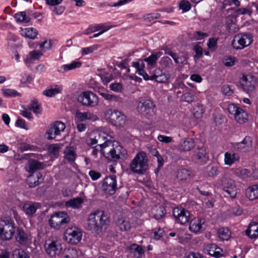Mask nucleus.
Listing matches in <instances>:
<instances>
[{
	"label": "nucleus",
	"instance_id": "nucleus-59",
	"mask_svg": "<svg viewBox=\"0 0 258 258\" xmlns=\"http://www.w3.org/2000/svg\"><path fill=\"white\" fill-rule=\"evenodd\" d=\"M165 215V209L163 207H159L156 210V213L154 215L155 219L159 220L162 218Z\"/></svg>",
	"mask_w": 258,
	"mask_h": 258
},
{
	"label": "nucleus",
	"instance_id": "nucleus-11",
	"mask_svg": "<svg viewBox=\"0 0 258 258\" xmlns=\"http://www.w3.org/2000/svg\"><path fill=\"white\" fill-rule=\"evenodd\" d=\"M228 110L229 113L233 116L234 119L238 123L242 124L247 120L248 115L247 113L235 104H230L228 107Z\"/></svg>",
	"mask_w": 258,
	"mask_h": 258
},
{
	"label": "nucleus",
	"instance_id": "nucleus-50",
	"mask_svg": "<svg viewBox=\"0 0 258 258\" xmlns=\"http://www.w3.org/2000/svg\"><path fill=\"white\" fill-rule=\"evenodd\" d=\"M222 62L226 67H232L235 64L237 59L233 56H225L223 58Z\"/></svg>",
	"mask_w": 258,
	"mask_h": 258
},
{
	"label": "nucleus",
	"instance_id": "nucleus-53",
	"mask_svg": "<svg viewBox=\"0 0 258 258\" xmlns=\"http://www.w3.org/2000/svg\"><path fill=\"white\" fill-rule=\"evenodd\" d=\"M53 129V125L51 124L46 131V134L47 135V138L48 140H52L55 138L57 136H58L57 132Z\"/></svg>",
	"mask_w": 258,
	"mask_h": 258
},
{
	"label": "nucleus",
	"instance_id": "nucleus-28",
	"mask_svg": "<svg viewBox=\"0 0 258 258\" xmlns=\"http://www.w3.org/2000/svg\"><path fill=\"white\" fill-rule=\"evenodd\" d=\"M111 28V26L107 23L99 24L95 26L91 25L88 28L87 30V32L85 34H88L90 33H93L98 31H99V32H103V33Z\"/></svg>",
	"mask_w": 258,
	"mask_h": 258
},
{
	"label": "nucleus",
	"instance_id": "nucleus-21",
	"mask_svg": "<svg viewBox=\"0 0 258 258\" xmlns=\"http://www.w3.org/2000/svg\"><path fill=\"white\" fill-rule=\"evenodd\" d=\"M116 224L121 231H128L131 228L136 227L137 225V224L131 223L128 218L125 217L118 218Z\"/></svg>",
	"mask_w": 258,
	"mask_h": 258
},
{
	"label": "nucleus",
	"instance_id": "nucleus-18",
	"mask_svg": "<svg viewBox=\"0 0 258 258\" xmlns=\"http://www.w3.org/2000/svg\"><path fill=\"white\" fill-rule=\"evenodd\" d=\"M61 247L59 242L55 241H52L48 244L46 247V251L50 257H56L61 252Z\"/></svg>",
	"mask_w": 258,
	"mask_h": 258
},
{
	"label": "nucleus",
	"instance_id": "nucleus-54",
	"mask_svg": "<svg viewBox=\"0 0 258 258\" xmlns=\"http://www.w3.org/2000/svg\"><path fill=\"white\" fill-rule=\"evenodd\" d=\"M53 129V125L51 124L46 131V134L47 135V138L48 140H52L55 138L57 136H58L57 132Z\"/></svg>",
	"mask_w": 258,
	"mask_h": 258
},
{
	"label": "nucleus",
	"instance_id": "nucleus-30",
	"mask_svg": "<svg viewBox=\"0 0 258 258\" xmlns=\"http://www.w3.org/2000/svg\"><path fill=\"white\" fill-rule=\"evenodd\" d=\"M63 153L65 160L70 163H72L74 162L77 155L75 150L73 147H67Z\"/></svg>",
	"mask_w": 258,
	"mask_h": 258
},
{
	"label": "nucleus",
	"instance_id": "nucleus-49",
	"mask_svg": "<svg viewBox=\"0 0 258 258\" xmlns=\"http://www.w3.org/2000/svg\"><path fill=\"white\" fill-rule=\"evenodd\" d=\"M160 64L163 67L170 69L172 67L173 63L170 58L168 56H164L161 58Z\"/></svg>",
	"mask_w": 258,
	"mask_h": 258
},
{
	"label": "nucleus",
	"instance_id": "nucleus-1",
	"mask_svg": "<svg viewBox=\"0 0 258 258\" xmlns=\"http://www.w3.org/2000/svg\"><path fill=\"white\" fill-rule=\"evenodd\" d=\"M109 223L107 214L104 211L97 209L88 215L86 228L92 233L99 234L103 228H107Z\"/></svg>",
	"mask_w": 258,
	"mask_h": 258
},
{
	"label": "nucleus",
	"instance_id": "nucleus-8",
	"mask_svg": "<svg viewBox=\"0 0 258 258\" xmlns=\"http://www.w3.org/2000/svg\"><path fill=\"white\" fill-rule=\"evenodd\" d=\"M78 101L82 105L94 107L98 104L97 96L91 91L83 92L78 98Z\"/></svg>",
	"mask_w": 258,
	"mask_h": 258
},
{
	"label": "nucleus",
	"instance_id": "nucleus-39",
	"mask_svg": "<svg viewBox=\"0 0 258 258\" xmlns=\"http://www.w3.org/2000/svg\"><path fill=\"white\" fill-rule=\"evenodd\" d=\"M190 176V172L186 169H179L176 173V178L180 181L187 180Z\"/></svg>",
	"mask_w": 258,
	"mask_h": 258
},
{
	"label": "nucleus",
	"instance_id": "nucleus-48",
	"mask_svg": "<svg viewBox=\"0 0 258 258\" xmlns=\"http://www.w3.org/2000/svg\"><path fill=\"white\" fill-rule=\"evenodd\" d=\"M12 254L13 258H29L26 251L21 248L14 250Z\"/></svg>",
	"mask_w": 258,
	"mask_h": 258
},
{
	"label": "nucleus",
	"instance_id": "nucleus-16",
	"mask_svg": "<svg viewBox=\"0 0 258 258\" xmlns=\"http://www.w3.org/2000/svg\"><path fill=\"white\" fill-rule=\"evenodd\" d=\"M127 155L126 150L117 142L114 143L113 148L111 151V155L109 160H117L120 159H124Z\"/></svg>",
	"mask_w": 258,
	"mask_h": 258
},
{
	"label": "nucleus",
	"instance_id": "nucleus-36",
	"mask_svg": "<svg viewBox=\"0 0 258 258\" xmlns=\"http://www.w3.org/2000/svg\"><path fill=\"white\" fill-rule=\"evenodd\" d=\"M14 18L17 23H28L31 21V18L27 16L26 12L25 11L15 14Z\"/></svg>",
	"mask_w": 258,
	"mask_h": 258
},
{
	"label": "nucleus",
	"instance_id": "nucleus-42",
	"mask_svg": "<svg viewBox=\"0 0 258 258\" xmlns=\"http://www.w3.org/2000/svg\"><path fill=\"white\" fill-rule=\"evenodd\" d=\"M218 234L220 239L227 240L230 237L231 232L227 228H221L219 229Z\"/></svg>",
	"mask_w": 258,
	"mask_h": 258
},
{
	"label": "nucleus",
	"instance_id": "nucleus-61",
	"mask_svg": "<svg viewBox=\"0 0 258 258\" xmlns=\"http://www.w3.org/2000/svg\"><path fill=\"white\" fill-rule=\"evenodd\" d=\"M110 90L116 92H120L122 90V85L119 83H112L109 86Z\"/></svg>",
	"mask_w": 258,
	"mask_h": 258
},
{
	"label": "nucleus",
	"instance_id": "nucleus-57",
	"mask_svg": "<svg viewBox=\"0 0 258 258\" xmlns=\"http://www.w3.org/2000/svg\"><path fill=\"white\" fill-rule=\"evenodd\" d=\"M179 8L183 12H186L191 9V5L189 2L183 0L179 4Z\"/></svg>",
	"mask_w": 258,
	"mask_h": 258
},
{
	"label": "nucleus",
	"instance_id": "nucleus-45",
	"mask_svg": "<svg viewBox=\"0 0 258 258\" xmlns=\"http://www.w3.org/2000/svg\"><path fill=\"white\" fill-rule=\"evenodd\" d=\"M65 258H77L80 255L78 250L75 248H69L65 250Z\"/></svg>",
	"mask_w": 258,
	"mask_h": 258
},
{
	"label": "nucleus",
	"instance_id": "nucleus-23",
	"mask_svg": "<svg viewBox=\"0 0 258 258\" xmlns=\"http://www.w3.org/2000/svg\"><path fill=\"white\" fill-rule=\"evenodd\" d=\"M114 143L110 140L105 141L103 144H99L100 152L108 160L110 158Z\"/></svg>",
	"mask_w": 258,
	"mask_h": 258
},
{
	"label": "nucleus",
	"instance_id": "nucleus-26",
	"mask_svg": "<svg viewBox=\"0 0 258 258\" xmlns=\"http://www.w3.org/2000/svg\"><path fill=\"white\" fill-rule=\"evenodd\" d=\"M42 175L40 172L31 173L27 178V183L30 187H34L39 184Z\"/></svg>",
	"mask_w": 258,
	"mask_h": 258
},
{
	"label": "nucleus",
	"instance_id": "nucleus-44",
	"mask_svg": "<svg viewBox=\"0 0 258 258\" xmlns=\"http://www.w3.org/2000/svg\"><path fill=\"white\" fill-rule=\"evenodd\" d=\"M238 145L242 146L243 149V152H247L249 151L251 147V140L249 137H245L243 140L241 142L238 143Z\"/></svg>",
	"mask_w": 258,
	"mask_h": 258
},
{
	"label": "nucleus",
	"instance_id": "nucleus-22",
	"mask_svg": "<svg viewBox=\"0 0 258 258\" xmlns=\"http://www.w3.org/2000/svg\"><path fill=\"white\" fill-rule=\"evenodd\" d=\"M45 164L34 159L29 160L27 165L26 166V171L29 173H35L37 170L42 169L45 167Z\"/></svg>",
	"mask_w": 258,
	"mask_h": 258
},
{
	"label": "nucleus",
	"instance_id": "nucleus-15",
	"mask_svg": "<svg viewBox=\"0 0 258 258\" xmlns=\"http://www.w3.org/2000/svg\"><path fill=\"white\" fill-rule=\"evenodd\" d=\"M102 188L106 194L113 195L116 189V176L113 175L106 177L103 181Z\"/></svg>",
	"mask_w": 258,
	"mask_h": 258
},
{
	"label": "nucleus",
	"instance_id": "nucleus-47",
	"mask_svg": "<svg viewBox=\"0 0 258 258\" xmlns=\"http://www.w3.org/2000/svg\"><path fill=\"white\" fill-rule=\"evenodd\" d=\"M29 109L33 111V113L36 115L41 114V109L40 105L38 104V102L36 100H33L29 107Z\"/></svg>",
	"mask_w": 258,
	"mask_h": 258
},
{
	"label": "nucleus",
	"instance_id": "nucleus-43",
	"mask_svg": "<svg viewBox=\"0 0 258 258\" xmlns=\"http://www.w3.org/2000/svg\"><path fill=\"white\" fill-rule=\"evenodd\" d=\"M93 135H95L96 138H99L102 142L109 141L111 138V137L103 130L93 133Z\"/></svg>",
	"mask_w": 258,
	"mask_h": 258
},
{
	"label": "nucleus",
	"instance_id": "nucleus-19",
	"mask_svg": "<svg viewBox=\"0 0 258 258\" xmlns=\"http://www.w3.org/2000/svg\"><path fill=\"white\" fill-rule=\"evenodd\" d=\"M40 208V204L32 202H25L23 204V210L26 215L32 217L36 210Z\"/></svg>",
	"mask_w": 258,
	"mask_h": 258
},
{
	"label": "nucleus",
	"instance_id": "nucleus-32",
	"mask_svg": "<svg viewBox=\"0 0 258 258\" xmlns=\"http://www.w3.org/2000/svg\"><path fill=\"white\" fill-rule=\"evenodd\" d=\"M246 196L251 201L257 199L258 198V184H254L248 187L246 191Z\"/></svg>",
	"mask_w": 258,
	"mask_h": 258
},
{
	"label": "nucleus",
	"instance_id": "nucleus-35",
	"mask_svg": "<svg viewBox=\"0 0 258 258\" xmlns=\"http://www.w3.org/2000/svg\"><path fill=\"white\" fill-rule=\"evenodd\" d=\"M152 77L159 83H164L169 79V76L168 74L163 73L160 70H157Z\"/></svg>",
	"mask_w": 258,
	"mask_h": 258
},
{
	"label": "nucleus",
	"instance_id": "nucleus-55",
	"mask_svg": "<svg viewBox=\"0 0 258 258\" xmlns=\"http://www.w3.org/2000/svg\"><path fill=\"white\" fill-rule=\"evenodd\" d=\"M4 96L5 97H15L19 95V93L14 89H5L2 90Z\"/></svg>",
	"mask_w": 258,
	"mask_h": 258
},
{
	"label": "nucleus",
	"instance_id": "nucleus-33",
	"mask_svg": "<svg viewBox=\"0 0 258 258\" xmlns=\"http://www.w3.org/2000/svg\"><path fill=\"white\" fill-rule=\"evenodd\" d=\"M246 234L250 238H256L258 237V223L252 222L249 225L246 231Z\"/></svg>",
	"mask_w": 258,
	"mask_h": 258
},
{
	"label": "nucleus",
	"instance_id": "nucleus-7",
	"mask_svg": "<svg viewBox=\"0 0 258 258\" xmlns=\"http://www.w3.org/2000/svg\"><path fill=\"white\" fill-rule=\"evenodd\" d=\"M82 238V230L76 226L68 228L64 232L66 241L72 244H76L80 242Z\"/></svg>",
	"mask_w": 258,
	"mask_h": 258
},
{
	"label": "nucleus",
	"instance_id": "nucleus-56",
	"mask_svg": "<svg viewBox=\"0 0 258 258\" xmlns=\"http://www.w3.org/2000/svg\"><path fill=\"white\" fill-rule=\"evenodd\" d=\"M61 147L58 144H51L49 146L48 150L49 153L56 155L58 154Z\"/></svg>",
	"mask_w": 258,
	"mask_h": 258
},
{
	"label": "nucleus",
	"instance_id": "nucleus-63",
	"mask_svg": "<svg viewBox=\"0 0 258 258\" xmlns=\"http://www.w3.org/2000/svg\"><path fill=\"white\" fill-rule=\"evenodd\" d=\"M15 125L17 127L23 128L25 130H28L29 129L28 126L26 124L25 121L21 118H18V119L16 121Z\"/></svg>",
	"mask_w": 258,
	"mask_h": 258
},
{
	"label": "nucleus",
	"instance_id": "nucleus-4",
	"mask_svg": "<svg viewBox=\"0 0 258 258\" xmlns=\"http://www.w3.org/2000/svg\"><path fill=\"white\" fill-rule=\"evenodd\" d=\"M137 110L141 115L148 118L155 115L156 106L151 100H142L139 102L137 106Z\"/></svg>",
	"mask_w": 258,
	"mask_h": 258
},
{
	"label": "nucleus",
	"instance_id": "nucleus-27",
	"mask_svg": "<svg viewBox=\"0 0 258 258\" xmlns=\"http://www.w3.org/2000/svg\"><path fill=\"white\" fill-rule=\"evenodd\" d=\"M76 116L80 121H85L87 120L94 121L98 118L96 115L90 112H82L77 111Z\"/></svg>",
	"mask_w": 258,
	"mask_h": 258
},
{
	"label": "nucleus",
	"instance_id": "nucleus-52",
	"mask_svg": "<svg viewBox=\"0 0 258 258\" xmlns=\"http://www.w3.org/2000/svg\"><path fill=\"white\" fill-rule=\"evenodd\" d=\"M131 249L133 250L135 252L138 254V258L142 257L144 253V250L140 245L136 244H133L131 245Z\"/></svg>",
	"mask_w": 258,
	"mask_h": 258
},
{
	"label": "nucleus",
	"instance_id": "nucleus-41",
	"mask_svg": "<svg viewBox=\"0 0 258 258\" xmlns=\"http://www.w3.org/2000/svg\"><path fill=\"white\" fill-rule=\"evenodd\" d=\"M207 153L204 147H198L196 151V156L199 160H201L203 162L205 163L207 160Z\"/></svg>",
	"mask_w": 258,
	"mask_h": 258
},
{
	"label": "nucleus",
	"instance_id": "nucleus-6",
	"mask_svg": "<svg viewBox=\"0 0 258 258\" xmlns=\"http://www.w3.org/2000/svg\"><path fill=\"white\" fill-rule=\"evenodd\" d=\"M70 221L68 215L63 212L55 213L49 220V224L51 227L56 229H59L61 226L68 224Z\"/></svg>",
	"mask_w": 258,
	"mask_h": 258
},
{
	"label": "nucleus",
	"instance_id": "nucleus-51",
	"mask_svg": "<svg viewBox=\"0 0 258 258\" xmlns=\"http://www.w3.org/2000/svg\"><path fill=\"white\" fill-rule=\"evenodd\" d=\"M99 94L105 100L109 102L118 101V97L114 95L110 94L106 92H99Z\"/></svg>",
	"mask_w": 258,
	"mask_h": 258
},
{
	"label": "nucleus",
	"instance_id": "nucleus-58",
	"mask_svg": "<svg viewBox=\"0 0 258 258\" xmlns=\"http://www.w3.org/2000/svg\"><path fill=\"white\" fill-rule=\"evenodd\" d=\"M98 48L97 45H94L90 47L83 48L81 49L82 55H87L90 53L93 52L94 51L97 50Z\"/></svg>",
	"mask_w": 258,
	"mask_h": 258
},
{
	"label": "nucleus",
	"instance_id": "nucleus-12",
	"mask_svg": "<svg viewBox=\"0 0 258 258\" xmlns=\"http://www.w3.org/2000/svg\"><path fill=\"white\" fill-rule=\"evenodd\" d=\"M223 189L230 197L235 198L237 195V188L235 181L230 177L225 176L221 180Z\"/></svg>",
	"mask_w": 258,
	"mask_h": 258
},
{
	"label": "nucleus",
	"instance_id": "nucleus-20",
	"mask_svg": "<svg viewBox=\"0 0 258 258\" xmlns=\"http://www.w3.org/2000/svg\"><path fill=\"white\" fill-rule=\"evenodd\" d=\"M165 53L170 55L176 64H183L187 60V55L183 52L177 53L169 49L165 50Z\"/></svg>",
	"mask_w": 258,
	"mask_h": 258
},
{
	"label": "nucleus",
	"instance_id": "nucleus-10",
	"mask_svg": "<svg viewBox=\"0 0 258 258\" xmlns=\"http://www.w3.org/2000/svg\"><path fill=\"white\" fill-rule=\"evenodd\" d=\"M239 83L243 90L247 93L254 90L257 83L256 77L250 75H243Z\"/></svg>",
	"mask_w": 258,
	"mask_h": 258
},
{
	"label": "nucleus",
	"instance_id": "nucleus-29",
	"mask_svg": "<svg viewBox=\"0 0 258 258\" xmlns=\"http://www.w3.org/2000/svg\"><path fill=\"white\" fill-rule=\"evenodd\" d=\"M20 33L22 36L31 39H35L37 34V30L34 28L29 27L26 28H21Z\"/></svg>",
	"mask_w": 258,
	"mask_h": 258
},
{
	"label": "nucleus",
	"instance_id": "nucleus-34",
	"mask_svg": "<svg viewBox=\"0 0 258 258\" xmlns=\"http://www.w3.org/2000/svg\"><path fill=\"white\" fill-rule=\"evenodd\" d=\"M84 203V200L81 198H76L66 202V206L73 209H78L81 207Z\"/></svg>",
	"mask_w": 258,
	"mask_h": 258
},
{
	"label": "nucleus",
	"instance_id": "nucleus-24",
	"mask_svg": "<svg viewBox=\"0 0 258 258\" xmlns=\"http://www.w3.org/2000/svg\"><path fill=\"white\" fill-rule=\"evenodd\" d=\"M195 147V142L191 138L181 139L178 146V150L180 151L187 152L190 151Z\"/></svg>",
	"mask_w": 258,
	"mask_h": 258
},
{
	"label": "nucleus",
	"instance_id": "nucleus-37",
	"mask_svg": "<svg viewBox=\"0 0 258 258\" xmlns=\"http://www.w3.org/2000/svg\"><path fill=\"white\" fill-rule=\"evenodd\" d=\"M82 62L79 61H73L70 63L63 64L61 67L63 70L62 72H66L69 71L75 70L81 67Z\"/></svg>",
	"mask_w": 258,
	"mask_h": 258
},
{
	"label": "nucleus",
	"instance_id": "nucleus-25",
	"mask_svg": "<svg viewBox=\"0 0 258 258\" xmlns=\"http://www.w3.org/2000/svg\"><path fill=\"white\" fill-rule=\"evenodd\" d=\"M206 250L209 255L215 257L225 256L223 250L215 244H211L207 246Z\"/></svg>",
	"mask_w": 258,
	"mask_h": 258
},
{
	"label": "nucleus",
	"instance_id": "nucleus-46",
	"mask_svg": "<svg viewBox=\"0 0 258 258\" xmlns=\"http://www.w3.org/2000/svg\"><path fill=\"white\" fill-rule=\"evenodd\" d=\"M53 129L56 131L58 135L60 134V133L63 132L66 128V125L62 122L57 121L53 123Z\"/></svg>",
	"mask_w": 258,
	"mask_h": 258
},
{
	"label": "nucleus",
	"instance_id": "nucleus-5",
	"mask_svg": "<svg viewBox=\"0 0 258 258\" xmlns=\"http://www.w3.org/2000/svg\"><path fill=\"white\" fill-rule=\"evenodd\" d=\"M252 41L253 37L251 33H239L234 36L232 45L236 49H241L250 45Z\"/></svg>",
	"mask_w": 258,
	"mask_h": 258
},
{
	"label": "nucleus",
	"instance_id": "nucleus-9",
	"mask_svg": "<svg viewBox=\"0 0 258 258\" xmlns=\"http://www.w3.org/2000/svg\"><path fill=\"white\" fill-rule=\"evenodd\" d=\"M105 116L112 124L117 126L124 125L126 120L124 114L116 110H107L105 112Z\"/></svg>",
	"mask_w": 258,
	"mask_h": 258
},
{
	"label": "nucleus",
	"instance_id": "nucleus-40",
	"mask_svg": "<svg viewBox=\"0 0 258 258\" xmlns=\"http://www.w3.org/2000/svg\"><path fill=\"white\" fill-rule=\"evenodd\" d=\"M162 55V52L159 51L155 53L152 54L147 58H145L144 61L147 62L150 66H154L157 60Z\"/></svg>",
	"mask_w": 258,
	"mask_h": 258
},
{
	"label": "nucleus",
	"instance_id": "nucleus-38",
	"mask_svg": "<svg viewBox=\"0 0 258 258\" xmlns=\"http://www.w3.org/2000/svg\"><path fill=\"white\" fill-rule=\"evenodd\" d=\"M62 90V87L56 86L55 88H51L43 91V94L47 97H52L60 93Z\"/></svg>",
	"mask_w": 258,
	"mask_h": 258
},
{
	"label": "nucleus",
	"instance_id": "nucleus-17",
	"mask_svg": "<svg viewBox=\"0 0 258 258\" xmlns=\"http://www.w3.org/2000/svg\"><path fill=\"white\" fill-rule=\"evenodd\" d=\"M205 223L204 219L194 218L191 220L189 224V230L194 233H197L204 230L203 225Z\"/></svg>",
	"mask_w": 258,
	"mask_h": 258
},
{
	"label": "nucleus",
	"instance_id": "nucleus-2",
	"mask_svg": "<svg viewBox=\"0 0 258 258\" xmlns=\"http://www.w3.org/2000/svg\"><path fill=\"white\" fill-rule=\"evenodd\" d=\"M149 159L147 154L143 152H138L131 161L130 168L134 173L142 174L148 169Z\"/></svg>",
	"mask_w": 258,
	"mask_h": 258
},
{
	"label": "nucleus",
	"instance_id": "nucleus-14",
	"mask_svg": "<svg viewBox=\"0 0 258 258\" xmlns=\"http://www.w3.org/2000/svg\"><path fill=\"white\" fill-rule=\"evenodd\" d=\"M16 241L21 245H26L30 243L32 236L29 232L25 230L22 227H18L15 230Z\"/></svg>",
	"mask_w": 258,
	"mask_h": 258
},
{
	"label": "nucleus",
	"instance_id": "nucleus-31",
	"mask_svg": "<svg viewBox=\"0 0 258 258\" xmlns=\"http://www.w3.org/2000/svg\"><path fill=\"white\" fill-rule=\"evenodd\" d=\"M239 160V156L234 153L227 152L224 154V163L227 165L231 166Z\"/></svg>",
	"mask_w": 258,
	"mask_h": 258
},
{
	"label": "nucleus",
	"instance_id": "nucleus-13",
	"mask_svg": "<svg viewBox=\"0 0 258 258\" xmlns=\"http://www.w3.org/2000/svg\"><path fill=\"white\" fill-rule=\"evenodd\" d=\"M173 215L176 221L183 225L187 223L189 220V212L182 207H176L173 210Z\"/></svg>",
	"mask_w": 258,
	"mask_h": 258
},
{
	"label": "nucleus",
	"instance_id": "nucleus-3",
	"mask_svg": "<svg viewBox=\"0 0 258 258\" xmlns=\"http://www.w3.org/2000/svg\"><path fill=\"white\" fill-rule=\"evenodd\" d=\"M15 233V223L10 217L0 218V238L2 240L9 241L12 239Z\"/></svg>",
	"mask_w": 258,
	"mask_h": 258
},
{
	"label": "nucleus",
	"instance_id": "nucleus-64",
	"mask_svg": "<svg viewBox=\"0 0 258 258\" xmlns=\"http://www.w3.org/2000/svg\"><path fill=\"white\" fill-rule=\"evenodd\" d=\"M195 99V96L192 93L187 92L183 95V100L188 103L193 102Z\"/></svg>",
	"mask_w": 258,
	"mask_h": 258
},
{
	"label": "nucleus",
	"instance_id": "nucleus-62",
	"mask_svg": "<svg viewBox=\"0 0 258 258\" xmlns=\"http://www.w3.org/2000/svg\"><path fill=\"white\" fill-rule=\"evenodd\" d=\"M196 109V110L194 113V116L197 118H199L205 113L204 108L202 105H199Z\"/></svg>",
	"mask_w": 258,
	"mask_h": 258
},
{
	"label": "nucleus",
	"instance_id": "nucleus-60",
	"mask_svg": "<svg viewBox=\"0 0 258 258\" xmlns=\"http://www.w3.org/2000/svg\"><path fill=\"white\" fill-rule=\"evenodd\" d=\"M160 17V14L159 13H151L148 14L144 16V20L148 22H151L154 19H157Z\"/></svg>",
	"mask_w": 258,
	"mask_h": 258
}]
</instances>
